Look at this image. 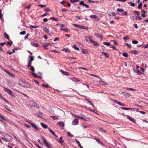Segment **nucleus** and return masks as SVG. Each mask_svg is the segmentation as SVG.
Segmentation results:
<instances>
[{"label": "nucleus", "instance_id": "393cba45", "mask_svg": "<svg viewBox=\"0 0 148 148\" xmlns=\"http://www.w3.org/2000/svg\"><path fill=\"white\" fill-rule=\"evenodd\" d=\"M60 29V30H63V31L65 32H68L69 31L68 29L66 28H61Z\"/></svg>", "mask_w": 148, "mask_h": 148}, {"label": "nucleus", "instance_id": "f3484780", "mask_svg": "<svg viewBox=\"0 0 148 148\" xmlns=\"http://www.w3.org/2000/svg\"><path fill=\"white\" fill-rule=\"evenodd\" d=\"M41 126H42V127L44 128V129H46L48 128L47 126L44 123H40Z\"/></svg>", "mask_w": 148, "mask_h": 148}, {"label": "nucleus", "instance_id": "f257e3e1", "mask_svg": "<svg viewBox=\"0 0 148 148\" xmlns=\"http://www.w3.org/2000/svg\"><path fill=\"white\" fill-rule=\"evenodd\" d=\"M2 139L7 142H11L12 140V137L7 134H5L4 136V137L2 138Z\"/></svg>", "mask_w": 148, "mask_h": 148}, {"label": "nucleus", "instance_id": "72a5a7b5", "mask_svg": "<svg viewBox=\"0 0 148 148\" xmlns=\"http://www.w3.org/2000/svg\"><path fill=\"white\" fill-rule=\"evenodd\" d=\"M73 48L76 50L77 51H79V49L78 47H77L76 45H74L73 46Z\"/></svg>", "mask_w": 148, "mask_h": 148}, {"label": "nucleus", "instance_id": "c756f323", "mask_svg": "<svg viewBox=\"0 0 148 148\" xmlns=\"http://www.w3.org/2000/svg\"><path fill=\"white\" fill-rule=\"evenodd\" d=\"M102 54L103 55V54L106 58H108L109 57V55L108 54L103 52H102Z\"/></svg>", "mask_w": 148, "mask_h": 148}, {"label": "nucleus", "instance_id": "a18cd8bd", "mask_svg": "<svg viewBox=\"0 0 148 148\" xmlns=\"http://www.w3.org/2000/svg\"><path fill=\"white\" fill-rule=\"evenodd\" d=\"M45 10L46 12H48L49 11H51V10L48 8H46L45 9Z\"/></svg>", "mask_w": 148, "mask_h": 148}, {"label": "nucleus", "instance_id": "473e14b6", "mask_svg": "<svg viewBox=\"0 0 148 148\" xmlns=\"http://www.w3.org/2000/svg\"><path fill=\"white\" fill-rule=\"evenodd\" d=\"M123 39L125 40H129L130 39V38L128 36H126L125 37H124L123 38Z\"/></svg>", "mask_w": 148, "mask_h": 148}, {"label": "nucleus", "instance_id": "49530a36", "mask_svg": "<svg viewBox=\"0 0 148 148\" xmlns=\"http://www.w3.org/2000/svg\"><path fill=\"white\" fill-rule=\"evenodd\" d=\"M32 45L33 46H34L36 47H38V46H39L38 43H33Z\"/></svg>", "mask_w": 148, "mask_h": 148}, {"label": "nucleus", "instance_id": "412c9836", "mask_svg": "<svg viewBox=\"0 0 148 148\" xmlns=\"http://www.w3.org/2000/svg\"><path fill=\"white\" fill-rule=\"evenodd\" d=\"M76 140V143L79 146V147H80V148H84L81 145L79 142L78 141V140H77L76 139L75 140Z\"/></svg>", "mask_w": 148, "mask_h": 148}, {"label": "nucleus", "instance_id": "4be33fe9", "mask_svg": "<svg viewBox=\"0 0 148 148\" xmlns=\"http://www.w3.org/2000/svg\"><path fill=\"white\" fill-rule=\"evenodd\" d=\"M82 53L83 54H86L88 53V51L86 49H82Z\"/></svg>", "mask_w": 148, "mask_h": 148}, {"label": "nucleus", "instance_id": "7c9ffc66", "mask_svg": "<svg viewBox=\"0 0 148 148\" xmlns=\"http://www.w3.org/2000/svg\"><path fill=\"white\" fill-rule=\"evenodd\" d=\"M111 100L113 101V102H114L115 103H116L117 104H118L119 105V104H120V102L116 100H115L113 99H111Z\"/></svg>", "mask_w": 148, "mask_h": 148}, {"label": "nucleus", "instance_id": "dca6fc26", "mask_svg": "<svg viewBox=\"0 0 148 148\" xmlns=\"http://www.w3.org/2000/svg\"><path fill=\"white\" fill-rule=\"evenodd\" d=\"M91 43H92L93 45L95 46H98L99 45V44L98 43L94 41H92Z\"/></svg>", "mask_w": 148, "mask_h": 148}, {"label": "nucleus", "instance_id": "052dcab7", "mask_svg": "<svg viewBox=\"0 0 148 148\" xmlns=\"http://www.w3.org/2000/svg\"><path fill=\"white\" fill-rule=\"evenodd\" d=\"M67 134L68 135L70 136L71 137H73V135H72L69 132H67Z\"/></svg>", "mask_w": 148, "mask_h": 148}, {"label": "nucleus", "instance_id": "423d86ee", "mask_svg": "<svg viewBox=\"0 0 148 148\" xmlns=\"http://www.w3.org/2000/svg\"><path fill=\"white\" fill-rule=\"evenodd\" d=\"M127 118L130 121L132 122H134V123H136V121L135 119L131 117L128 116H127Z\"/></svg>", "mask_w": 148, "mask_h": 148}, {"label": "nucleus", "instance_id": "4c0bfd02", "mask_svg": "<svg viewBox=\"0 0 148 148\" xmlns=\"http://www.w3.org/2000/svg\"><path fill=\"white\" fill-rule=\"evenodd\" d=\"M123 9L118 8L117 9V11L119 12H123Z\"/></svg>", "mask_w": 148, "mask_h": 148}, {"label": "nucleus", "instance_id": "bf43d9fd", "mask_svg": "<svg viewBox=\"0 0 148 148\" xmlns=\"http://www.w3.org/2000/svg\"><path fill=\"white\" fill-rule=\"evenodd\" d=\"M132 43L134 44H137L138 43V42L137 40H132Z\"/></svg>", "mask_w": 148, "mask_h": 148}, {"label": "nucleus", "instance_id": "6e6552de", "mask_svg": "<svg viewBox=\"0 0 148 148\" xmlns=\"http://www.w3.org/2000/svg\"><path fill=\"white\" fill-rule=\"evenodd\" d=\"M60 71L61 73L63 74L64 75H66V76H69V73L67 72H65L64 71L62 70L61 69L60 70Z\"/></svg>", "mask_w": 148, "mask_h": 148}, {"label": "nucleus", "instance_id": "1a4fd4ad", "mask_svg": "<svg viewBox=\"0 0 148 148\" xmlns=\"http://www.w3.org/2000/svg\"><path fill=\"white\" fill-rule=\"evenodd\" d=\"M25 88H28L30 89H33V86L29 84H26L25 87Z\"/></svg>", "mask_w": 148, "mask_h": 148}, {"label": "nucleus", "instance_id": "6ab92c4d", "mask_svg": "<svg viewBox=\"0 0 148 148\" xmlns=\"http://www.w3.org/2000/svg\"><path fill=\"white\" fill-rule=\"evenodd\" d=\"M45 144L48 148H51V146L47 142H46Z\"/></svg>", "mask_w": 148, "mask_h": 148}, {"label": "nucleus", "instance_id": "ea45409f", "mask_svg": "<svg viewBox=\"0 0 148 148\" xmlns=\"http://www.w3.org/2000/svg\"><path fill=\"white\" fill-rule=\"evenodd\" d=\"M135 72L138 75H140L142 73L140 71L139 69H137V70H136Z\"/></svg>", "mask_w": 148, "mask_h": 148}, {"label": "nucleus", "instance_id": "e433bc0d", "mask_svg": "<svg viewBox=\"0 0 148 148\" xmlns=\"http://www.w3.org/2000/svg\"><path fill=\"white\" fill-rule=\"evenodd\" d=\"M51 20H54L55 21H58V19L54 17H52L49 18Z\"/></svg>", "mask_w": 148, "mask_h": 148}, {"label": "nucleus", "instance_id": "603ef678", "mask_svg": "<svg viewBox=\"0 0 148 148\" xmlns=\"http://www.w3.org/2000/svg\"><path fill=\"white\" fill-rule=\"evenodd\" d=\"M99 83L102 85H104L105 84V82L102 81H99Z\"/></svg>", "mask_w": 148, "mask_h": 148}, {"label": "nucleus", "instance_id": "c85d7f7f", "mask_svg": "<svg viewBox=\"0 0 148 148\" xmlns=\"http://www.w3.org/2000/svg\"><path fill=\"white\" fill-rule=\"evenodd\" d=\"M5 72L6 73H7V74H8L10 76H13V77H15V76L13 75L11 73H10L8 71H6V70H5Z\"/></svg>", "mask_w": 148, "mask_h": 148}, {"label": "nucleus", "instance_id": "864d4df0", "mask_svg": "<svg viewBox=\"0 0 148 148\" xmlns=\"http://www.w3.org/2000/svg\"><path fill=\"white\" fill-rule=\"evenodd\" d=\"M34 57L33 56H31L30 57V59L29 61L32 62V61H33L34 60Z\"/></svg>", "mask_w": 148, "mask_h": 148}, {"label": "nucleus", "instance_id": "de8ad7c7", "mask_svg": "<svg viewBox=\"0 0 148 148\" xmlns=\"http://www.w3.org/2000/svg\"><path fill=\"white\" fill-rule=\"evenodd\" d=\"M142 5L143 4L142 3H140L138 7V9L141 8L142 7Z\"/></svg>", "mask_w": 148, "mask_h": 148}, {"label": "nucleus", "instance_id": "69168bd1", "mask_svg": "<svg viewBox=\"0 0 148 148\" xmlns=\"http://www.w3.org/2000/svg\"><path fill=\"white\" fill-rule=\"evenodd\" d=\"M59 25L60 26V27H65V25L63 24H60Z\"/></svg>", "mask_w": 148, "mask_h": 148}, {"label": "nucleus", "instance_id": "a19ab883", "mask_svg": "<svg viewBox=\"0 0 148 148\" xmlns=\"http://www.w3.org/2000/svg\"><path fill=\"white\" fill-rule=\"evenodd\" d=\"M26 34V31H23L20 32V35H25Z\"/></svg>", "mask_w": 148, "mask_h": 148}, {"label": "nucleus", "instance_id": "20e7f679", "mask_svg": "<svg viewBox=\"0 0 148 148\" xmlns=\"http://www.w3.org/2000/svg\"><path fill=\"white\" fill-rule=\"evenodd\" d=\"M18 84L23 86V87H25V86L26 84L23 82L21 80H20L18 81Z\"/></svg>", "mask_w": 148, "mask_h": 148}, {"label": "nucleus", "instance_id": "f03ea898", "mask_svg": "<svg viewBox=\"0 0 148 148\" xmlns=\"http://www.w3.org/2000/svg\"><path fill=\"white\" fill-rule=\"evenodd\" d=\"M30 104H32L31 106H34L37 108H38L39 105L36 103L32 101H30Z\"/></svg>", "mask_w": 148, "mask_h": 148}, {"label": "nucleus", "instance_id": "b1692460", "mask_svg": "<svg viewBox=\"0 0 148 148\" xmlns=\"http://www.w3.org/2000/svg\"><path fill=\"white\" fill-rule=\"evenodd\" d=\"M43 30L45 32L47 33H49V30L47 29V28L46 26H44V27Z\"/></svg>", "mask_w": 148, "mask_h": 148}, {"label": "nucleus", "instance_id": "6e6d98bb", "mask_svg": "<svg viewBox=\"0 0 148 148\" xmlns=\"http://www.w3.org/2000/svg\"><path fill=\"white\" fill-rule=\"evenodd\" d=\"M31 68L30 69V70L32 71V72H34L35 71V69L34 67L33 66H31Z\"/></svg>", "mask_w": 148, "mask_h": 148}, {"label": "nucleus", "instance_id": "5701e85b", "mask_svg": "<svg viewBox=\"0 0 148 148\" xmlns=\"http://www.w3.org/2000/svg\"><path fill=\"white\" fill-rule=\"evenodd\" d=\"M48 129L49 130V131L54 136H57L53 132L52 130L49 128H48Z\"/></svg>", "mask_w": 148, "mask_h": 148}, {"label": "nucleus", "instance_id": "79ce46f5", "mask_svg": "<svg viewBox=\"0 0 148 148\" xmlns=\"http://www.w3.org/2000/svg\"><path fill=\"white\" fill-rule=\"evenodd\" d=\"M142 19V18L140 16V15H138V16H136V20H137L138 19L141 20Z\"/></svg>", "mask_w": 148, "mask_h": 148}, {"label": "nucleus", "instance_id": "a211bd4d", "mask_svg": "<svg viewBox=\"0 0 148 148\" xmlns=\"http://www.w3.org/2000/svg\"><path fill=\"white\" fill-rule=\"evenodd\" d=\"M4 35L5 38L8 40L10 38L8 34H7L5 32L4 33Z\"/></svg>", "mask_w": 148, "mask_h": 148}, {"label": "nucleus", "instance_id": "2eb2a0df", "mask_svg": "<svg viewBox=\"0 0 148 148\" xmlns=\"http://www.w3.org/2000/svg\"><path fill=\"white\" fill-rule=\"evenodd\" d=\"M95 139L96 140L97 142L99 143L101 145H103V143L99 139L95 137Z\"/></svg>", "mask_w": 148, "mask_h": 148}, {"label": "nucleus", "instance_id": "c9c22d12", "mask_svg": "<svg viewBox=\"0 0 148 148\" xmlns=\"http://www.w3.org/2000/svg\"><path fill=\"white\" fill-rule=\"evenodd\" d=\"M103 44L105 45H107V46L110 47V42H103Z\"/></svg>", "mask_w": 148, "mask_h": 148}, {"label": "nucleus", "instance_id": "8fccbe9b", "mask_svg": "<svg viewBox=\"0 0 148 148\" xmlns=\"http://www.w3.org/2000/svg\"><path fill=\"white\" fill-rule=\"evenodd\" d=\"M92 18L95 19L97 17V16L95 15H92L90 16Z\"/></svg>", "mask_w": 148, "mask_h": 148}, {"label": "nucleus", "instance_id": "cd10ccee", "mask_svg": "<svg viewBox=\"0 0 148 148\" xmlns=\"http://www.w3.org/2000/svg\"><path fill=\"white\" fill-rule=\"evenodd\" d=\"M110 47L111 48H113L115 50H117V49L116 47L114 46L113 45H110Z\"/></svg>", "mask_w": 148, "mask_h": 148}, {"label": "nucleus", "instance_id": "774afa93", "mask_svg": "<svg viewBox=\"0 0 148 148\" xmlns=\"http://www.w3.org/2000/svg\"><path fill=\"white\" fill-rule=\"evenodd\" d=\"M112 41L113 42V44L114 45H117V43L116 42V41H115V40H112Z\"/></svg>", "mask_w": 148, "mask_h": 148}, {"label": "nucleus", "instance_id": "39448f33", "mask_svg": "<svg viewBox=\"0 0 148 148\" xmlns=\"http://www.w3.org/2000/svg\"><path fill=\"white\" fill-rule=\"evenodd\" d=\"M79 4L80 5H82L83 6H85L86 8H88L89 7V6L87 4L84 3V1H81L79 3Z\"/></svg>", "mask_w": 148, "mask_h": 148}, {"label": "nucleus", "instance_id": "09e8293b", "mask_svg": "<svg viewBox=\"0 0 148 148\" xmlns=\"http://www.w3.org/2000/svg\"><path fill=\"white\" fill-rule=\"evenodd\" d=\"M122 14L125 16H127L128 15V13L126 11H124L122 13Z\"/></svg>", "mask_w": 148, "mask_h": 148}, {"label": "nucleus", "instance_id": "3c124183", "mask_svg": "<svg viewBox=\"0 0 148 148\" xmlns=\"http://www.w3.org/2000/svg\"><path fill=\"white\" fill-rule=\"evenodd\" d=\"M79 0H70V2L71 3L78 1Z\"/></svg>", "mask_w": 148, "mask_h": 148}, {"label": "nucleus", "instance_id": "4468645a", "mask_svg": "<svg viewBox=\"0 0 148 148\" xmlns=\"http://www.w3.org/2000/svg\"><path fill=\"white\" fill-rule=\"evenodd\" d=\"M58 125L60 126V127H63L64 126V123L62 121H60L58 122Z\"/></svg>", "mask_w": 148, "mask_h": 148}, {"label": "nucleus", "instance_id": "7ed1b4c3", "mask_svg": "<svg viewBox=\"0 0 148 148\" xmlns=\"http://www.w3.org/2000/svg\"><path fill=\"white\" fill-rule=\"evenodd\" d=\"M4 90L6 92H7L9 94L11 95H13V92H12L11 91L9 90L7 88H4Z\"/></svg>", "mask_w": 148, "mask_h": 148}, {"label": "nucleus", "instance_id": "4d7b16f0", "mask_svg": "<svg viewBox=\"0 0 148 148\" xmlns=\"http://www.w3.org/2000/svg\"><path fill=\"white\" fill-rule=\"evenodd\" d=\"M29 35L30 34H27L24 38V40H26L28 38V37L29 36Z\"/></svg>", "mask_w": 148, "mask_h": 148}, {"label": "nucleus", "instance_id": "e2e57ef3", "mask_svg": "<svg viewBox=\"0 0 148 148\" xmlns=\"http://www.w3.org/2000/svg\"><path fill=\"white\" fill-rule=\"evenodd\" d=\"M80 28L82 29H88V28L87 27H85V26H81Z\"/></svg>", "mask_w": 148, "mask_h": 148}, {"label": "nucleus", "instance_id": "338daca9", "mask_svg": "<svg viewBox=\"0 0 148 148\" xmlns=\"http://www.w3.org/2000/svg\"><path fill=\"white\" fill-rule=\"evenodd\" d=\"M99 130L102 132H103L104 133H106V131L103 130L102 128H100L99 129Z\"/></svg>", "mask_w": 148, "mask_h": 148}, {"label": "nucleus", "instance_id": "aec40b11", "mask_svg": "<svg viewBox=\"0 0 148 148\" xmlns=\"http://www.w3.org/2000/svg\"><path fill=\"white\" fill-rule=\"evenodd\" d=\"M62 51H65L66 53H68L70 52L68 48H63L62 49Z\"/></svg>", "mask_w": 148, "mask_h": 148}, {"label": "nucleus", "instance_id": "0eeeda50", "mask_svg": "<svg viewBox=\"0 0 148 148\" xmlns=\"http://www.w3.org/2000/svg\"><path fill=\"white\" fill-rule=\"evenodd\" d=\"M78 123V120L75 119H74L72 122V125H76Z\"/></svg>", "mask_w": 148, "mask_h": 148}, {"label": "nucleus", "instance_id": "13d9d810", "mask_svg": "<svg viewBox=\"0 0 148 148\" xmlns=\"http://www.w3.org/2000/svg\"><path fill=\"white\" fill-rule=\"evenodd\" d=\"M31 64H32V62L29 61L28 64L27 66V67L29 68V67H31V66H31Z\"/></svg>", "mask_w": 148, "mask_h": 148}, {"label": "nucleus", "instance_id": "0e129e2a", "mask_svg": "<svg viewBox=\"0 0 148 148\" xmlns=\"http://www.w3.org/2000/svg\"><path fill=\"white\" fill-rule=\"evenodd\" d=\"M41 137L42 140H43V142L44 143H45L46 142H47L45 140V139L43 138V137H42V136H41Z\"/></svg>", "mask_w": 148, "mask_h": 148}, {"label": "nucleus", "instance_id": "f8f14e48", "mask_svg": "<svg viewBox=\"0 0 148 148\" xmlns=\"http://www.w3.org/2000/svg\"><path fill=\"white\" fill-rule=\"evenodd\" d=\"M50 44L49 43H43L42 45L43 47L45 48L46 49H47V48L46 47L47 46H49L50 45Z\"/></svg>", "mask_w": 148, "mask_h": 148}, {"label": "nucleus", "instance_id": "5fc2aeb1", "mask_svg": "<svg viewBox=\"0 0 148 148\" xmlns=\"http://www.w3.org/2000/svg\"><path fill=\"white\" fill-rule=\"evenodd\" d=\"M73 25L75 27H79L80 28L81 25H77L76 24H74Z\"/></svg>", "mask_w": 148, "mask_h": 148}, {"label": "nucleus", "instance_id": "a878e982", "mask_svg": "<svg viewBox=\"0 0 148 148\" xmlns=\"http://www.w3.org/2000/svg\"><path fill=\"white\" fill-rule=\"evenodd\" d=\"M86 38L88 37V39H89V42L90 43H91L92 41H93L92 40V37L90 36H86Z\"/></svg>", "mask_w": 148, "mask_h": 148}, {"label": "nucleus", "instance_id": "37998d69", "mask_svg": "<svg viewBox=\"0 0 148 148\" xmlns=\"http://www.w3.org/2000/svg\"><path fill=\"white\" fill-rule=\"evenodd\" d=\"M13 42L12 41H11L10 42H7V45L10 46L12 44Z\"/></svg>", "mask_w": 148, "mask_h": 148}, {"label": "nucleus", "instance_id": "9b49d317", "mask_svg": "<svg viewBox=\"0 0 148 148\" xmlns=\"http://www.w3.org/2000/svg\"><path fill=\"white\" fill-rule=\"evenodd\" d=\"M95 36L98 38H103V36L102 35H100L97 33H95Z\"/></svg>", "mask_w": 148, "mask_h": 148}, {"label": "nucleus", "instance_id": "bb28decb", "mask_svg": "<svg viewBox=\"0 0 148 148\" xmlns=\"http://www.w3.org/2000/svg\"><path fill=\"white\" fill-rule=\"evenodd\" d=\"M72 80L73 81H74L75 82H77L78 81H79V80H78L77 79V78H73V79H72Z\"/></svg>", "mask_w": 148, "mask_h": 148}, {"label": "nucleus", "instance_id": "58836bf2", "mask_svg": "<svg viewBox=\"0 0 148 148\" xmlns=\"http://www.w3.org/2000/svg\"><path fill=\"white\" fill-rule=\"evenodd\" d=\"M42 86L44 87H46L47 88H48L50 87V86L47 84H43L42 85Z\"/></svg>", "mask_w": 148, "mask_h": 148}, {"label": "nucleus", "instance_id": "c03bdc74", "mask_svg": "<svg viewBox=\"0 0 148 148\" xmlns=\"http://www.w3.org/2000/svg\"><path fill=\"white\" fill-rule=\"evenodd\" d=\"M123 56L127 58L128 57V55L127 53H123Z\"/></svg>", "mask_w": 148, "mask_h": 148}, {"label": "nucleus", "instance_id": "f704fd0d", "mask_svg": "<svg viewBox=\"0 0 148 148\" xmlns=\"http://www.w3.org/2000/svg\"><path fill=\"white\" fill-rule=\"evenodd\" d=\"M133 13L137 15V16L140 15V12L138 11L135 10L134 11Z\"/></svg>", "mask_w": 148, "mask_h": 148}, {"label": "nucleus", "instance_id": "2f4dec72", "mask_svg": "<svg viewBox=\"0 0 148 148\" xmlns=\"http://www.w3.org/2000/svg\"><path fill=\"white\" fill-rule=\"evenodd\" d=\"M138 51H136L135 50H132L131 51V52L132 53H133L134 55H136L138 54V53H137Z\"/></svg>", "mask_w": 148, "mask_h": 148}, {"label": "nucleus", "instance_id": "680f3d73", "mask_svg": "<svg viewBox=\"0 0 148 148\" xmlns=\"http://www.w3.org/2000/svg\"><path fill=\"white\" fill-rule=\"evenodd\" d=\"M30 28H37L38 27V26H33V25H30Z\"/></svg>", "mask_w": 148, "mask_h": 148}, {"label": "nucleus", "instance_id": "ddd939ff", "mask_svg": "<svg viewBox=\"0 0 148 148\" xmlns=\"http://www.w3.org/2000/svg\"><path fill=\"white\" fill-rule=\"evenodd\" d=\"M63 137L62 136H61L60 138V140L58 141V142L59 143L62 144L64 142V141L62 140Z\"/></svg>", "mask_w": 148, "mask_h": 148}, {"label": "nucleus", "instance_id": "9d476101", "mask_svg": "<svg viewBox=\"0 0 148 148\" xmlns=\"http://www.w3.org/2000/svg\"><path fill=\"white\" fill-rule=\"evenodd\" d=\"M31 126L33 128L35 129L36 130L38 131L39 130V129L37 127L36 125L34 123H31Z\"/></svg>", "mask_w": 148, "mask_h": 148}]
</instances>
